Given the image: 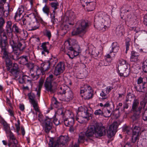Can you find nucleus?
<instances>
[{
	"instance_id": "57",
	"label": "nucleus",
	"mask_w": 147,
	"mask_h": 147,
	"mask_svg": "<svg viewBox=\"0 0 147 147\" xmlns=\"http://www.w3.org/2000/svg\"><path fill=\"white\" fill-rule=\"evenodd\" d=\"M52 103L53 105H55V107H56L60 104V103L57 101L56 99L55 98H52Z\"/></svg>"
},
{
	"instance_id": "42",
	"label": "nucleus",
	"mask_w": 147,
	"mask_h": 147,
	"mask_svg": "<svg viewBox=\"0 0 147 147\" xmlns=\"http://www.w3.org/2000/svg\"><path fill=\"white\" fill-rule=\"evenodd\" d=\"M137 144L138 145L141 146V147H147V139L145 138L143 139L142 142L138 141Z\"/></svg>"
},
{
	"instance_id": "54",
	"label": "nucleus",
	"mask_w": 147,
	"mask_h": 147,
	"mask_svg": "<svg viewBox=\"0 0 147 147\" xmlns=\"http://www.w3.org/2000/svg\"><path fill=\"white\" fill-rule=\"evenodd\" d=\"M24 7L23 5H21L18 8L17 11L16 12L20 13V14H22L24 12Z\"/></svg>"
},
{
	"instance_id": "53",
	"label": "nucleus",
	"mask_w": 147,
	"mask_h": 147,
	"mask_svg": "<svg viewBox=\"0 0 147 147\" xmlns=\"http://www.w3.org/2000/svg\"><path fill=\"white\" fill-rule=\"evenodd\" d=\"M0 37L1 38L6 37L2 27H0Z\"/></svg>"
},
{
	"instance_id": "48",
	"label": "nucleus",
	"mask_w": 147,
	"mask_h": 147,
	"mask_svg": "<svg viewBox=\"0 0 147 147\" xmlns=\"http://www.w3.org/2000/svg\"><path fill=\"white\" fill-rule=\"evenodd\" d=\"M142 69L144 73H147V58L143 63Z\"/></svg>"
},
{
	"instance_id": "55",
	"label": "nucleus",
	"mask_w": 147,
	"mask_h": 147,
	"mask_svg": "<svg viewBox=\"0 0 147 147\" xmlns=\"http://www.w3.org/2000/svg\"><path fill=\"white\" fill-rule=\"evenodd\" d=\"M124 132H126L128 134H130L131 133V130L130 128L128 127H125L123 129Z\"/></svg>"
},
{
	"instance_id": "62",
	"label": "nucleus",
	"mask_w": 147,
	"mask_h": 147,
	"mask_svg": "<svg viewBox=\"0 0 147 147\" xmlns=\"http://www.w3.org/2000/svg\"><path fill=\"white\" fill-rule=\"evenodd\" d=\"M142 118L144 121L147 120V111L146 110L144 113H142Z\"/></svg>"
},
{
	"instance_id": "7",
	"label": "nucleus",
	"mask_w": 147,
	"mask_h": 147,
	"mask_svg": "<svg viewBox=\"0 0 147 147\" xmlns=\"http://www.w3.org/2000/svg\"><path fill=\"white\" fill-rule=\"evenodd\" d=\"M68 138L67 136H60L57 138L54 142L53 139H51L50 140L49 145L52 147H62V146L68 141Z\"/></svg>"
},
{
	"instance_id": "27",
	"label": "nucleus",
	"mask_w": 147,
	"mask_h": 147,
	"mask_svg": "<svg viewBox=\"0 0 147 147\" xmlns=\"http://www.w3.org/2000/svg\"><path fill=\"white\" fill-rule=\"evenodd\" d=\"M45 131L46 133H48L52 128V123L51 119L49 118L45 120Z\"/></svg>"
},
{
	"instance_id": "61",
	"label": "nucleus",
	"mask_w": 147,
	"mask_h": 147,
	"mask_svg": "<svg viewBox=\"0 0 147 147\" xmlns=\"http://www.w3.org/2000/svg\"><path fill=\"white\" fill-rule=\"evenodd\" d=\"M18 124H15V126L16 127V132L18 134L19 131L20 129V121L19 120L18 121Z\"/></svg>"
},
{
	"instance_id": "40",
	"label": "nucleus",
	"mask_w": 147,
	"mask_h": 147,
	"mask_svg": "<svg viewBox=\"0 0 147 147\" xmlns=\"http://www.w3.org/2000/svg\"><path fill=\"white\" fill-rule=\"evenodd\" d=\"M50 63L49 61L45 62L44 64H42L41 66H42L43 69L45 72V71H48L50 67Z\"/></svg>"
},
{
	"instance_id": "25",
	"label": "nucleus",
	"mask_w": 147,
	"mask_h": 147,
	"mask_svg": "<svg viewBox=\"0 0 147 147\" xmlns=\"http://www.w3.org/2000/svg\"><path fill=\"white\" fill-rule=\"evenodd\" d=\"M3 125L4 129L5 131L7 137H8L10 135H13V133L10 130V127L8 124L5 121L3 122Z\"/></svg>"
},
{
	"instance_id": "21",
	"label": "nucleus",
	"mask_w": 147,
	"mask_h": 147,
	"mask_svg": "<svg viewBox=\"0 0 147 147\" xmlns=\"http://www.w3.org/2000/svg\"><path fill=\"white\" fill-rule=\"evenodd\" d=\"M113 89V88L110 86L105 87L103 89L101 93H100V96L102 97V99H106L107 98V95L110 92L111 90Z\"/></svg>"
},
{
	"instance_id": "44",
	"label": "nucleus",
	"mask_w": 147,
	"mask_h": 147,
	"mask_svg": "<svg viewBox=\"0 0 147 147\" xmlns=\"http://www.w3.org/2000/svg\"><path fill=\"white\" fill-rule=\"evenodd\" d=\"M85 134L82 133L79 134L78 143H84L85 140Z\"/></svg>"
},
{
	"instance_id": "31",
	"label": "nucleus",
	"mask_w": 147,
	"mask_h": 147,
	"mask_svg": "<svg viewBox=\"0 0 147 147\" xmlns=\"http://www.w3.org/2000/svg\"><path fill=\"white\" fill-rule=\"evenodd\" d=\"M36 73L37 74V76H35L34 77V80L37 79L39 77L38 76L39 75L42 74V75H44L45 74V72L43 67H41V68L39 67L38 66H36Z\"/></svg>"
},
{
	"instance_id": "24",
	"label": "nucleus",
	"mask_w": 147,
	"mask_h": 147,
	"mask_svg": "<svg viewBox=\"0 0 147 147\" xmlns=\"http://www.w3.org/2000/svg\"><path fill=\"white\" fill-rule=\"evenodd\" d=\"M21 30V29L19 27L17 24H14L12 26L11 30L9 33V34L12 35V32H13L17 36Z\"/></svg>"
},
{
	"instance_id": "37",
	"label": "nucleus",
	"mask_w": 147,
	"mask_h": 147,
	"mask_svg": "<svg viewBox=\"0 0 147 147\" xmlns=\"http://www.w3.org/2000/svg\"><path fill=\"white\" fill-rule=\"evenodd\" d=\"M89 51L93 57H97L98 55L99 52L94 48H90L89 49Z\"/></svg>"
},
{
	"instance_id": "23",
	"label": "nucleus",
	"mask_w": 147,
	"mask_h": 147,
	"mask_svg": "<svg viewBox=\"0 0 147 147\" xmlns=\"http://www.w3.org/2000/svg\"><path fill=\"white\" fill-rule=\"evenodd\" d=\"M114 109L111 108H104V111L103 112V116L106 117H110L112 114L115 115L116 117H117L118 116L115 115V111H113Z\"/></svg>"
},
{
	"instance_id": "4",
	"label": "nucleus",
	"mask_w": 147,
	"mask_h": 147,
	"mask_svg": "<svg viewBox=\"0 0 147 147\" xmlns=\"http://www.w3.org/2000/svg\"><path fill=\"white\" fill-rule=\"evenodd\" d=\"M60 78L59 77L56 81H54V79L52 74L50 75L47 78L44 85L46 90L48 93L52 94L55 92L58 83L61 80Z\"/></svg>"
},
{
	"instance_id": "41",
	"label": "nucleus",
	"mask_w": 147,
	"mask_h": 147,
	"mask_svg": "<svg viewBox=\"0 0 147 147\" xmlns=\"http://www.w3.org/2000/svg\"><path fill=\"white\" fill-rule=\"evenodd\" d=\"M7 25L6 26V31L7 33H9L11 30L12 28V22L11 21H8L7 22Z\"/></svg>"
},
{
	"instance_id": "46",
	"label": "nucleus",
	"mask_w": 147,
	"mask_h": 147,
	"mask_svg": "<svg viewBox=\"0 0 147 147\" xmlns=\"http://www.w3.org/2000/svg\"><path fill=\"white\" fill-rule=\"evenodd\" d=\"M67 15L70 20H73L75 18V15L74 12L71 11H68L67 13Z\"/></svg>"
},
{
	"instance_id": "49",
	"label": "nucleus",
	"mask_w": 147,
	"mask_h": 147,
	"mask_svg": "<svg viewBox=\"0 0 147 147\" xmlns=\"http://www.w3.org/2000/svg\"><path fill=\"white\" fill-rule=\"evenodd\" d=\"M84 119L85 118H83L81 115H78V116L76 118V120L79 123H82L85 121Z\"/></svg>"
},
{
	"instance_id": "32",
	"label": "nucleus",
	"mask_w": 147,
	"mask_h": 147,
	"mask_svg": "<svg viewBox=\"0 0 147 147\" xmlns=\"http://www.w3.org/2000/svg\"><path fill=\"white\" fill-rule=\"evenodd\" d=\"M19 59H20L19 63L23 65L27 64L28 61V56L25 55L20 57Z\"/></svg>"
},
{
	"instance_id": "63",
	"label": "nucleus",
	"mask_w": 147,
	"mask_h": 147,
	"mask_svg": "<svg viewBox=\"0 0 147 147\" xmlns=\"http://www.w3.org/2000/svg\"><path fill=\"white\" fill-rule=\"evenodd\" d=\"M45 35L47 36L49 39H50L51 36V32L49 30H46L45 32Z\"/></svg>"
},
{
	"instance_id": "17",
	"label": "nucleus",
	"mask_w": 147,
	"mask_h": 147,
	"mask_svg": "<svg viewBox=\"0 0 147 147\" xmlns=\"http://www.w3.org/2000/svg\"><path fill=\"white\" fill-rule=\"evenodd\" d=\"M10 44L13 49V53L14 55L12 56V58L15 60H18L19 59V55L20 54L19 49L16 48V46L14 44V41L11 39L10 41Z\"/></svg>"
},
{
	"instance_id": "10",
	"label": "nucleus",
	"mask_w": 147,
	"mask_h": 147,
	"mask_svg": "<svg viewBox=\"0 0 147 147\" xmlns=\"http://www.w3.org/2000/svg\"><path fill=\"white\" fill-rule=\"evenodd\" d=\"M119 46L117 42H113L112 48L109 50V53L105 56V58H110L111 60H113L115 58L116 53L119 50Z\"/></svg>"
},
{
	"instance_id": "50",
	"label": "nucleus",
	"mask_w": 147,
	"mask_h": 147,
	"mask_svg": "<svg viewBox=\"0 0 147 147\" xmlns=\"http://www.w3.org/2000/svg\"><path fill=\"white\" fill-rule=\"evenodd\" d=\"M43 12L46 13L48 16L49 14L50 9L49 7L47 5H45L42 8Z\"/></svg>"
},
{
	"instance_id": "36",
	"label": "nucleus",
	"mask_w": 147,
	"mask_h": 147,
	"mask_svg": "<svg viewBox=\"0 0 147 147\" xmlns=\"http://www.w3.org/2000/svg\"><path fill=\"white\" fill-rule=\"evenodd\" d=\"M14 44L16 46V48L19 49L20 51H23L26 48V46L24 44H22L20 42H18L17 44L14 42Z\"/></svg>"
},
{
	"instance_id": "51",
	"label": "nucleus",
	"mask_w": 147,
	"mask_h": 147,
	"mask_svg": "<svg viewBox=\"0 0 147 147\" xmlns=\"http://www.w3.org/2000/svg\"><path fill=\"white\" fill-rule=\"evenodd\" d=\"M5 4L0 3V17L2 16L5 12L4 5Z\"/></svg>"
},
{
	"instance_id": "18",
	"label": "nucleus",
	"mask_w": 147,
	"mask_h": 147,
	"mask_svg": "<svg viewBox=\"0 0 147 147\" xmlns=\"http://www.w3.org/2000/svg\"><path fill=\"white\" fill-rule=\"evenodd\" d=\"M65 65L63 62H60L56 66L54 71V74L56 76H58L63 73L64 70Z\"/></svg>"
},
{
	"instance_id": "30",
	"label": "nucleus",
	"mask_w": 147,
	"mask_h": 147,
	"mask_svg": "<svg viewBox=\"0 0 147 147\" xmlns=\"http://www.w3.org/2000/svg\"><path fill=\"white\" fill-rule=\"evenodd\" d=\"M66 94L65 96V100L66 101H69L72 99L73 98V94L72 91L68 90L66 92Z\"/></svg>"
},
{
	"instance_id": "58",
	"label": "nucleus",
	"mask_w": 147,
	"mask_h": 147,
	"mask_svg": "<svg viewBox=\"0 0 147 147\" xmlns=\"http://www.w3.org/2000/svg\"><path fill=\"white\" fill-rule=\"evenodd\" d=\"M55 13H53L51 14V22L53 24L55 23V22H56V19L55 18Z\"/></svg>"
},
{
	"instance_id": "5",
	"label": "nucleus",
	"mask_w": 147,
	"mask_h": 147,
	"mask_svg": "<svg viewBox=\"0 0 147 147\" xmlns=\"http://www.w3.org/2000/svg\"><path fill=\"white\" fill-rule=\"evenodd\" d=\"M89 24L87 20H82L78 21L76 24V29L72 32L73 36L80 34L84 35L87 32V29L88 27Z\"/></svg>"
},
{
	"instance_id": "11",
	"label": "nucleus",
	"mask_w": 147,
	"mask_h": 147,
	"mask_svg": "<svg viewBox=\"0 0 147 147\" xmlns=\"http://www.w3.org/2000/svg\"><path fill=\"white\" fill-rule=\"evenodd\" d=\"M29 101L32 105L34 109L37 112H39V110L38 102L36 98V95L34 93L31 92L28 94Z\"/></svg>"
},
{
	"instance_id": "33",
	"label": "nucleus",
	"mask_w": 147,
	"mask_h": 147,
	"mask_svg": "<svg viewBox=\"0 0 147 147\" xmlns=\"http://www.w3.org/2000/svg\"><path fill=\"white\" fill-rule=\"evenodd\" d=\"M49 45V43L47 42H43L42 43L41 47L43 51L42 52V54H44L45 53L48 54L49 53V51L47 49V46Z\"/></svg>"
},
{
	"instance_id": "35",
	"label": "nucleus",
	"mask_w": 147,
	"mask_h": 147,
	"mask_svg": "<svg viewBox=\"0 0 147 147\" xmlns=\"http://www.w3.org/2000/svg\"><path fill=\"white\" fill-rule=\"evenodd\" d=\"M68 90L69 89L67 86H62L59 89L58 93L60 94H65Z\"/></svg>"
},
{
	"instance_id": "47",
	"label": "nucleus",
	"mask_w": 147,
	"mask_h": 147,
	"mask_svg": "<svg viewBox=\"0 0 147 147\" xmlns=\"http://www.w3.org/2000/svg\"><path fill=\"white\" fill-rule=\"evenodd\" d=\"M145 82H144L142 86H140V85L137 86L135 87V88L137 91L144 92L145 91V87L144 86Z\"/></svg>"
},
{
	"instance_id": "20",
	"label": "nucleus",
	"mask_w": 147,
	"mask_h": 147,
	"mask_svg": "<svg viewBox=\"0 0 147 147\" xmlns=\"http://www.w3.org/2000/svg\"><path fill=\"white\" fill-rule=\"evenodd\" d=\"M139 104V100L138 99H134L133 102L132 109L134 112L137 113L138 115H139L142 109V107H138Z\"/></svg>"
},
{
	"instance_id": "13",
	"label": "nucleus",
	"mask_w": 147,
	"mask_h": 147,
	"mask_svg": "<svg viewBox=\"0 0 147 147\" xmlns=\"http://www.w3.org/2000/svg\"><path fill=\"white\" fill-rule=\"evenodd\" d=\"M95 0H81V3L82 6H86L88 11H92L95 9L96 3Z\"/></svg>"
},
{
	"instance_id": "9",
	"label": "nucleus",
	"mask_w": 147,
	"mask_h": 147,
	"mask_svg": "<svg viewBox=\"0 0 147 147\" xmlns=\"http://www.w3.org/2000/svg\"><path fill=\"white\" fill-rule=\"evenodd\" d=\"M0 47L1 49V53L5 56L10 53L8 48L7 37L2 38L0 39Z\"/></svg>"
},
{
	"instance_id": "45",
	"label": "nucleus",
	"mask_w": 147,
	"mask_h": 147,
	"mask_svg": "<svg viewBox=\"0 0 147 147\" xmlns=\"http://www.w3.org/2000/svg\"><path fill=\"white\" fill-rule=\"evenodd\" d=\"M28 78V77L26 76H23L22 79H20V81L22 83L25 82L26 81H27L28 82L30 83V86H32V81L30 80H28L27 79V78Z\"/></svg>"
},
{
	"instance_id": "19",
	"label": "nucleus",
	"mask_w": 147,
	"mask_h": 147,
	"mask_svg": "<svg viewBox=\"0 0 147 147\" xmlns=\"http://www.w3.org/2000/svg\"><path fill=\"white\" fill-rule=\"evenodd\" d=\"M8 145L9 147H18V143L14 135H11L8 136Z\"/></svg>"
},
{
	"instance_id": "59",
	"label": "nucleus",
	"mask_w": 147,
	"mask_h": 147,
	"mask_svg": "<svg viewBox=\"0 0 147 147\" xmlns=\"http://www.w3.org/2000/svg\"><path fill=\"white\" fill-rule=\"evenodd\" d=\"M126 41L125 43V46L126 47V53H127V51L129 49V46L130 45L129 41H130V39L129 38H127L126 40Z\"/></svg>"
},
{
	"instance_id": "29",
	"label": "nucleus",
	"mask_w": 147,
	"mask_h": 147,
	"mask_svg": "<svg viewBox=\"0 0 147 147\" xmlns=\"http://www.w3.org/2000/svg\"><path fill=\"white\" fill-rule=\"evenodd\" d=\"M44 80L43 79H40L39 82V85L38 88L36 89V91L37 92L36 95L38 99L39 100L40 94V90L43 84Z\"/></svg>"
},
{
	"instance_id": "12",
	"label": "nucleus",
	"mask_w": 147,
	"mask_h": 147,
	"mask_svg": "<svg viewBox=\"0 0 147 147\" xmlns=\"http://www.w3.org/2000/svg\"><path fill=\"white\" fill-rule=\"evenodd\" d=\"M92 112L89 110L86 107H79L77 114L81 115L85 119H88L91 117Z\"/></svg>"
},
{
	"instance_id": "26",
	"label": "nucleus",
	"mask_w": 147,
	"mask_h": 147,
	"mask_svg": "<svg viewBox=\"0 0 147 147\" xmlns=\"http://www.w3.org/2000/svg\"><path fill=\"white\" fill-rule=\"evenodd\" d=\"M138 128H139V127L137 126H135L134 127V129L133 131L132 136L131 138L132 142L133 143L135 142L139 138V137L138 136V131H135V130L136 129L137 130Z\"/></svg>"
},
{
	"instance_id": "43",
	"label": "nucleus",
	"mask_w": 147,
	"mask_h": 147,
	"mask_svg": "<svg viewBox=\"0 0 147 147\" xmlns=\"http://www.w3.org/2000/svg\"><path fill=\"white\" fill-rule=\"evenodd\" d=\"M10 72L12 75L16 78H17L18 77H19V78H20V72L18 70H14L11 69L10 71Z\"/></svg>"
},
{
	"instance_id": "56",
	"label": "nucleus",
	"mask_w": 147,
	"mask_h": 147,
	"mask_svg": "<svg viewBox=\"0 0 147 147\" xmlns=\"http://www.w3.org/2000/svg\"><path fill=\"white\" fill-rule=\"evenodd\" d=\"M94 114L95 115L98 116H103L104 115L103 112L100 109L96 110L94 113Z\"/></svg>"
},
{
	"instance_id": "64",
	"label": "nucleus",
	"mask_w": 147,
	"mask_h": 147,
	"mask_svg": "<svg viewBox=\"0 0 147 147\" xmlns=\"http://www.w3.org/2000/svg\"><path fill=\"white\" fill-rule=\"evenodd\" d=\"M11 69L18 70V65L17 63H14L12 65V67Z\"/></svg>"
},
{
	"instance_id": "16",
	"label": "nucleus",
	"mask_w": 147,
	"mask_h": 147,
	"mask_svg": "<svg viewBox=\"0 0 147 147\" xmlns=\"http://www.w3.org/2000/svg\"><path fill=\"white\" fill-rule=\"evenodd\" d=\"M118 70L121 76H123L125 77H127L129 74L127 65H124L123 66L118 65Z\"/></svg>"
},
{
	"instance_id": "3",
	"label": "nucleus",
	"mask_w": 147,
	"mask_h": 147,
	"mask_svg": "<svg viewBox=\"0 0 147 147\" xmlns=\"http://www.w3.org/2000/svg\"><path fill=\"white\" fill-rule=\"evenodd\" d=\"M105 133V128L104 127L99 126L96 124L90 125L88 127L85 133L87 137L92 136L94 134L97 138L103 136Z\"/></svg>"
},
{
	"instance_id": "15",
	"label": "nucleus",
	"mask_w": 147,
	"mask_h": 147,
	"mask_svg": "<svg viewBox=\"0 0 147 147\" xmlns=\"http://www.w3.org/2000/svg\"><path fill=\"white\" fill-rule=\"evenodd\" d=\"M65 125L67 126H72L74 123V115L72 113H70L68 117L65 116L63 117Z\"/></svg>"
},
{
	"instance_id": "38",
	"label": "nucleus",
	"mask_w": 147,
	"mask_h": 147,
	"mask_svg": "<svg viewBox=\"0 0 147 147\" xmlns=\"http://www.w3.org/2000/svg\"><path fill=\"white\" fill-rule=\"evenodd\" d=\"M54 2H51L50 4L51 7L54 8V10L53 11V13H55V10L58 8L59 6V3L57 1V0L54 1Z\"/></svg>"
},
{
	"instance_id": "8",
	"label": "nucleus",
	"mask_w": 147,
	"mask_h": 147,
	"mask_svg": "<svg viewBox=\"0 0 147 147\" xmlns=\"http://www.w3.org/2000/svg\"><path fill=\"white\" fill-rule=\"evenodd\" d=\"M93 90L91 87L88 85H85L81 87L80 90V93L82 97L86 99L92 98L93 96Z\"/></svg>"
},
{
	"instance_id": "28",
	"label": "nucleus",
	"mask_w": 147,
	"mask_h": 147,
	"mask_svg": "<svg viewBox=\"0 0 147 147\" xmlns=\"http://www.w3.org/2000/svg\"><path fill=\"white\" fill-rule=\"evenodd\" d=\"M139 56L138 53L134 51H132L131 52V55L130 57V60L131 61L136 62L138 60V58Z\"/></svg>"
},
{
	"instance_id": "2",
	"label": "nucleus",
	"mask_w": 147,
	"mask_h": 147,
	"mask_svg": "<svg viewBox=\"0 0 147 147\" xmlns=\"http://www.w3.org/2000/svg\"><path fill=\"white\" fill-rule=\"evenodd\" d=\"M95 20L96 22L94 25V27L99 30L105 31L110 26V20L109 16L104 12H100L98 16H96Z\"/></svg>"
},
{
	"instance_id": "14",
	"label": "nucleus",
	"mask_w": 147,
	"mask_h": 147,
	"mask_svg": "<svg viewBox=\"0 0 147 147\" xmlns=\"http://www.w3.org/2000/svg\"><path fill=\"white\" fill-rule=\"evenodd\" d=\"M118 123L117 122H114L109 127L107 131V136L109 138H111L113 136L117 131Z\"/></svg>"
},
{
	"instance_id": "52",
	"label": "nucleus",
	"mask_w": 147,
	"mask_h": 147,
	"mask_svg": "<svg viewBox=\"0 0 147 147\" xmlns=\"http://www.w3.org/2000/svg\"><path fill=\"white\" fill-rule=\"evenodd\" d=\"M119 64L118 65H121V66H123L124 65H128V63L125 60L121 59L119 60Z\"/></svg>"
},
{
	"instance_id": "60",
	"label": "nucleus",
	"mask_w": 147,
	"mask_h": 147,
	"mask_svg": "<svg viewBox=\"0 0 147 147\" xmlns=\"http://www.w3.org/2000/svg\"><path fill=\"white\" fill-rule=\"evenodd\" d=\"M106 60H103V61H101L99 63V65L100 66H107L108 63H106Z\"/></svg>"
},
{
	"instance_id": "1",
	"label": "nucleus",
	"mask_w": 147,
	"mask_h": 147,
	"mask_svg": "<svg viewBox=\"0 0 147 147\" xmlns=\"http://www.w3.org/2000/svg\"><path fill=\"white\" fill-rule=\"evenodd\" d=\"M21 15L22 14L16 12L14 17V20L16 22H18L22 19L23 24L26 26V28L29 31L34 30L39 28V24L34 15H30L23 18V16L21 17Z\"/></svg>"
},
{
	"instance_id": "6",
	"label": "nucleus",
	"mask_w": 147,
	"mask_h": 147,
	"mask_svg": "<svg viewBox=\"0 0 147 147\" xmlns=\"http://www.w3.org/2000/svg\"><path fill=\"white\" fill-rule=\"evenodd\" d=\"M80 51L79 46L77 44H75L74 45H73L72 47L69 46L68 47L67 50L65 49L64 52L70 58L73 59L78 55Z\"/></svg>"
},
{
	"instance_id": "22",
	"label": "nucleus",
	"mask_w": 147,
	"mask_h": 147,
	"mask_svg": "<svg viewBox=\"0 0 147 147\" xmlns=\"http://www.w3.org/2000/svg\"><path fill=\"white\" fill-rule=\"evenodd\" d=\"M7 55L5 56H4V55H3L2 57L5 60L7 69L8 71H9L10 70V67L12 66L11 62L10 59L11 53H8Z\"/></svg>"
},
{
	"instance_id": "39",
	"label": "nucleus",
	"mask_w": 147,
	"mask_h": 147,
	"mask_svg": "<svg viewBox=\"0 0 147 147\" xmlns=\"http://www.w3.org/2000/svg\"><path fill=\"white\" fill-rule=\"evenodd\" d=\"M104 108L114 109V106L113 102L111 101H107L104 105Z\"/></svg>"
},
{
	"instance_id": "34",
	"label": "nucleus",
	"mask_w": 147,
	"mask_h": 147,
	"mask_svg": "<svg viewBox=\"0 0 147 147\" xmlns=\"http://www.w3.org/2000/svg\"><path fill=\"white\" fill-rule=\"evenodd\" d=\"M28 35V33L26 31L21 30L17 36L23 40L26 39Z\"/></svg>"
}]
</instances>
